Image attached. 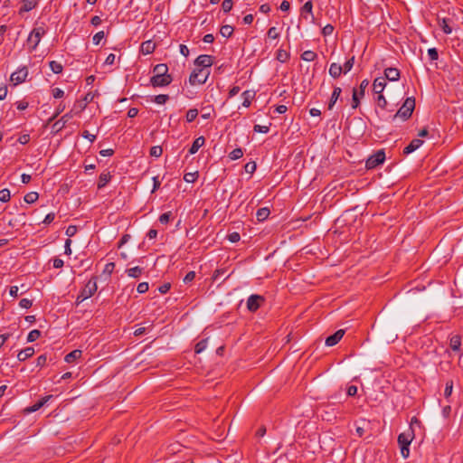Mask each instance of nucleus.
<instances>
[{"label":"nucleus","mask_w":463,"mask_h":463,"mask_svg":"<svg viewBox=\"0 0 463 463\" xmlns=\"http://www.w3.org/2000/svg\"><path fill=\"white\" fill-rule=\"evenodd\" d=\"M415 109V99L414 98H407L402 104V106L399 109V110L394 115L395 118H401L403 120H407L411 118L413 110Z\"/></svg>","instance_id":"nucleus-1"},{"label":"nucleus","mask_w":463,"mask_h":463,"mask_svg":"<svg viewBox=\"0 0 463 463\" xmlns=\"http://www.w3.org/2000/svg\"><path fill=\"white\" fill-rule=\"evenodd\" d=\"M98 289L97 282L95 279H90L80 293L78 295L76 304L79 305L85 299L92 297Z\"/></svg>","instance_id":"nucleus-2"},{"label":"nucleus","mask_w":463,"mask_h":463,"mask_svg":"<svg viewBox=\"0 0 463 463\" xmlns=\"http://www.w3.org/2000/svg\"><path fill=\"white\" fill-rule=\"evenodd\" d=\"M413 439L412 431L408 433H401L398 436V443L401 448V454L404 458H407L410 455L409 446Z\"/></svg>","instance_id":"nucleus-3"},{"label":"nucleus","mask_w":463,"mask_h":463,"mask_svg":"<svg viewBox=\"0 0 463 463\" xmlns=\"http://www.w3.org/2000/svg\"><path fill=\"white\" fill-rule=\"evenodd\" d=\"M45 34V29L42 26L34 28L28 36L27 43L32 51L38 46L41 38Z\"/></svg>","instance_id":"nucleus-4"},{"label":"nucleus","mask_w":463,"mask_h":463,"mask_svg":"<svg viewBox=\"0 0 463 463\" xmlns=\"http://www.w3.org/2000/svg\"><path fill=\"white\" fill-rule=\"evenodd\" d=\"M369 85L368 80H364L360 83L359 90L354 89L352 95V108L356 109L360 105V99L364 96V90Z\"/></svg>","instance_id":"nucleus-5"},{"label":"nucleus","mask_w":463,"mask_h":463,"mask_svg":"<svg viewBox=\"0 0 463 463\" xmlns=\"http://www.w3.org/2000/svg\"><path fill=\"white\" fill-rule=\"evenodd\" d=\"M210 72L205 71L203 69L194 70L189 77V82L191 85L203 84L206 82Z\"/></svg>","instance_id":"nucleus-6"},{"label":"nucleus","mask_w":463,"mask_h":463,"mask_svg":"<svg viewBox=\"0 0 463 463\" xmlns=\"http://www.w3.org/2000/svg\"><path fill=\"white\" fill-rule=\"evenodd\" d=\"M385 160V153L383 150H378L376 153L368 157L365 162L367 169H373L379 165L383 164Z\"/></svg>","instance_id":"nucleus-7"},{"label":"nucleus","mask_w":463,"mask_h":463,"mask_svg":"<svg viewBox=\"0 0 463 463\" xmlns=\"http://www.w3.org/2000/svg\"><path fill=\"white\" fill-rule=\"evenodd\" d=\"M173 80L170 74H154L150 79V83L153 87H165L169 85Z\"/></svg>","instance_id":"nucleus-8"},{"label":"nucleus","mask_w":463,"mask_h":463,"mask_svg":"<svg viewBox=\"0 0 463 463\" xmlns=\"http://www.w3.org/2000/svg\"><path fill=\"white\" fill-rule=\"evenodd\" d=\"M264 301L265 298L263 296L256 294L250 295L247 300V308L250 312H256Z\"/></svg>","instance_id":"nucleus-9"},{"label":"nucleus","mask_w":463,"mask_h":463,"mask_svg":"<svg viewBox=\"0 0 463 463\" xmlns=\"http://www.w3.org/2000/svg\"><path fill=\"white\" fill-rule=\"evenodd\" d=\"M27 76L28 70L25 66H24L11 74L10 80L14 83V85H18L25 81Z\"/></svg>","instance_id":"nucleus-10"},{"label":"nucleus","mask_w":463,"mask_h":463,"mask_svg":"<svg viewBox=\"0 0 463 463\" xmlns=\"http://www.w3.org/2000/svg\"><path fill=\"white\" fill-rule=\"evenodd\" d=\"M195 65L202 67L205 71L206 68L211 67L213 63V57L207 54L199 55L194 61Z\"/></svg>","instance_id":"nucleus-11"},{"label":"nucleus","mask_w":463,"mask_h":463,"mask_svg":"<svg viewBox=\"0 0 463 463\" xmlns=\"http://www.w3.org/2000/svg\"><path fill=\"white\" fill-rule=\"evenodd\" d=\"M52 398V395H47V396H44L43 397L40 401H38L36 403H34L33 405L30 406V407H27L24 409V412L25 413H32V412H34L36 411H38L39 409H41L45 403H47Z\"/></svg>","instance_id":"nucleus-12"},{"label":"nucleus","mask_w":463,"mask_h":463,"mask_svg":"<svg viewBox=\"0 0 463 463\" xmlns=\"http://www.w3.org/2000/svg\"><path fill=\"white\" fill-rule=\"evenodd\" d=\"M344 335H345V330H343V329L337 330L335 334H333V335H329L328 337H326V345L327 346H334V345H335L342 339Z\"/></svg>","instance_id":"nucleus-13"},{"label":"nucleus","mask_w":463,"mask_h":463,"mask_svg":"<svg viewBox=\"0 0 463 463\" xmlns=\"http://www.w3.org/2000/svg\"><path fill=\"white\" fill-rule=\"evenodd\" d=\"M384 79L391 81H395L400 79V71L397 68H386L384 70Z\"/></svg>","instance_id":"nucleus-14"},{"label":"nucleus","mask_w":463,"mask_h":463,"mask_svg":"<svg viewBox=\"0 0 463 463\" xmlns=\"http://www.w3.org/2000/svg\"><path fill=\"white\" fill-rule=\"evenodd\" d=\"M313 3L312 1H307L304 4V5L300 8V15L304 18V19H307V15L309 14L311 16V19L314 20V15H313Z\"/></svg>","instance_id":"nucleus-15"},{"label":"nucleus","mask_w":463,"mask_h":463,"mask_svg":"<svg viewBox=\"0 0 463 463\" xmlns=\"http://www.w3.org/2000/svg\"><path fill=\"white\" fill-rule=\"evenodd\" d=\"M423 144V141L419 138H414L411 141V143L404 147L403 154L409 155L412 152H414L416 149H418L421 145Z\"/></svg>","instance_id":"nucleus-16"},{"label":"nucleus","mask_w":463,"mask_h":463,"mask_svg":"<svg viewBox=\"0 0 463 463\" xmlns=\"http://www.w3.org/2000/svg\"><path fill=\"white\" fill-rule=\"evenodd\" d=\"M71 113L64 114L58 121H56L52 128L55 129L56 132L60 131L61 128H64V126L67 124V122L71 118Z\"/></svg>","instance_id":"nucleus-17"},{"label":"nucleus","mask_w":463,"mask_h":463,"mask_svg":"<svg viewBox=\"0 0 463 463\" xmlns=\"http://www.w3.org/2000/svg\"><path fill=\"white\" fill-rule=\"evenodd\" d=\"M342 89L340 87L335 86L333 90L331 98L328 102V109H333L335 104L338 100L339 97L341 96Z\"/></svg>","instance_id":"nucleus-18"},{"label":"nucleus","mask_w":463,"mask_h":463,"mask_svg":"<svg viewBox=\"0 0 463 463\" xmlns=\"http://www.w3.org/2000/svg\"><path fill=\"white\" fill-rule=\"evenodd\" d=\"M204 143H205V138L203 136L195 138L189 149V154L190 155L195 154L204 145Z\"/></svg>","instance_id":"nucleus-19"},{"label":"nucleus","mask_w":463,"mask_h":463,"mask_svg":"<svg viewBox=\"0 0 463 463\" xmlns=\"http://www.w3.org/2000/svg\"><path fill=\"white\" fill-rule=\"evenodd\" d=\"M386 80L384 78H376L373 84V90L375 94L383 93L385 85H386Z\"/></svg>","instance_id":"nucleus-20"},{"label":"nucleus","mask_w":463,"mask_h":463,"mask_svg":"<svg viewBox=\"0 0 463 463\" xmlns=\"http://www.w3.org/2000/svg\"><path fill=\"white\" fill-rule=\"evenodd\" d=\"M34 354V349L33 347H26L24 350H21L17 354V359L20 362H24L26 359L32 357Z\"/></svg>","instance_id":"nucleus-21"},{"label":"nucleus","mask_w":463,"mask_h":463,"mask_svg":"<svg viewBox=\"0 0 463 463\" xmlns=\"http://www.w3.org/2000/svg\"><path fill=\"white\" fill-rule=\"evenodd\" d=\"M155 49L156 43L150 40L142 43L140 46V51L143 54H150L155 51Z\"/></svg>","instance_id":"nucleus-22"},{"label":"nucleus","mask_w":463,"mask_h":463,"mask_svg":"<svg viewBox=\"0 0 463 463\" xmlns=\"http://www.w3.org/2000/svg\"><path fill=\"white\" fill-rule=\"evenodd\" d=\"M38 0H24L19 13H25L33 10L37 5Z\"/></svg>","instance_id":"nucleus-23"},{"label":"nucleus","mask_w":463,"mask_h":463,"mask_svg":"<svg viewBox=\"0 0 463 463\" xmlns=\"http://www.w3.org/2000/svg\"><path fill=\"white\" fill-rule=\"evenodd\" d=\"M343 72V67L338 63H332L329 67V74L334 79H337L341 76Z\"/></svg>","instance_id":"nucleus-24"},{"label":"nucleus","mask_w":463,"mask_h":463,"mask_svg":"<svg viewBox=\"0 0 463 463\" xmlns=\"http://www.w3.org/2000/svg\"><path fill=\"white\" fill-rule=\"evenodd\" d=\"M81 354L82 352L80 350L75 349L69 353L68 354H66L64 360L66 363L71 364L76 361L77 359L80 358Z\"/></svg>","instance_id":"nucleus-25"},{"label":"nucleus","mask_w":463,"mask_h":463,"mask_svg":"<svg viewBox=\"0 0 463 463\" xmlns=\"http://www.w3.org/2000/svg\"><path fill=\"white\" fill-rule=\"evenodd\" d=\"M255 97V92L251 90H245L242 93L243 102L242 105L246 108L250 106L252 99Z\"/></svg>","instance_id":"nucleus-26"},{"label":"nucleus","mask_w":463,"mask_h":463,"mask_svg":"<svg viewBox=\"0 0 463 463\" xmlns=\"http://www.w3.org/2000/svg\"><path fill=\"white\" fill-rule=\"evenodd\" d=\"M449 19L442 18L439 19V25L442 29L443 33L446 34H449L452 32V28L449 25Z\"/></svg>","instance_id":"nucleus-27"},{"label":"nucleus","mask_w":463,"mask_h":463,"mask_svg":"<svg viewBox=\"0 0 463 463\" xmlns=\"http://www.w3.org/2000/svg\"><path fill=\"white\" fill-rule=\"evenodd\" d=\"M111 175L109 173H102L100 174L98 181V188L101 189L106 186V184L110 181Z\"/></svg>","instance_id":"nucleus-28"},{"label":"nucleus","mask_w":463,"mask_h":463,"mask_svg":"<svg viewBox=\"0 0 463 463\" xmlns=\"http://www.w3.org/2000/svg\"><path fill=\"white\" fill-rule=\"evenodd\" d=\"M270 213V211L267 207L260 208L256 213V217L259 222L265 221Z\"/></svg>","instance_id":"nucleus-29"},{"label":"nucleus","mask_w":463,"mask_h":463,"mask_svg":"<svg viewBox=\"0 0 463 463\" xmlns=\"http://www.w3.org/2000/svg\"><path fill=\"white\" fill-rule=\"evenodd\" d=\"M461 345V339L459 335H454L450 338L449 346L453 351H459Z\"/></svg>","instance_id":"nucleus-30"},{"label":"nucleus","mask_w":463,"mask_h":463,"mask_svg":"<svg viewBox=\"0 0 463 463\" xmlns=\"http://www.w3.org/2000/svg\"><path fill=\"white\" fill-rule=\"evenodd\" d=\"M167 71H168V67L165 63L156 64L153 70V72L155 74H160V75L168 74Z\"/></svg>","instance_id":"nucleus-31"},{"label":"nucleus","mask_w":463,"mask_h":463,"mask_svg":"<svg viewBox=\"0 0 463 463\" xmlns=\"http://www.w3.org/2000/svg\"><path fill=\"white\" fill-rule=\"evenodd\" d=\"M233 31L234 29L232 26L226 24L221 27L220 33L222 34V36L229 38L232 35Z\"/></svg>","instance_id":"nucleus-32"},{"label":"nucleus","mask_w":463,"mask_h":463,"mask_svg":"<svg viewBox=\"0 0 463 463\" xmlns=\"http://www.w3.org/2000/svg\"><path fill=\"white\" fill-rule=\"evenodd\" d=\"M143 272V269H141L140 267H134V268H130L128 269H127V273L129 277L131 278H138L140 277V275L142 274Z\"/></svg>","instance_id":"nucleus-33"},{"label":"nucleus","mask_w":463,"mask_h":463,"mask_svg":"<svg viewBox=\"0 0 463 463\" xmlns=\"http://www.w3.org/2000/svg\"><path fill=\"white\" fill-rule=\"evenodd\" d=\"M49 66L52 70V71L55 74H59V73H61L62 70H63V67L62 65L56 61H52L49 62Z\"/></svg>","instance_id":"nucleus-34"},{"label":"nucleus","mask_w":463,"mask_h":463,"mask_svg":"<svg viewBox=\"0 0 463 463\" xmlns=\"http://www.w3.org/2000/svg\"><path fill=\"white\" fill-rule=\"evenodd\" d=\"M317 57V53L313 51H305L301 54V59L306 61H313Z\"/></svg>","instance_id":"nucleus-35"},{"label":"nucleus","mask_w":463,"mask_h":463,"mask_svg":"<svg viewBox=\"0 0 463 463\" xmlns=\"http://www.w3.org/2000/svg\"><path fill=\"white\" fill-rule=\"evenodd\" d=\"M290 55L289 52H288L285 50L279 49L277 53V60L280 62H286L288 61Z\"/></svg>","instance_id":"nucleus-36"},{"label":"nucleus","mask_w":463,"mask_h":463,"mask_svg":"<svg viewBox=\"0 0 463 463\" xmlns=\"http://www.w3.org/2000/svg\"><path fill=\"white\" fill-rule=\"evenodd\" d=\"M38 197H39L38 193H36V192H30V193H27L24 195V200L27 203H33L37 201Z\"/></svg>","instance_id":"nucleus-37"},{"label":"nucleus","mask_w":463,"mask_h":463,"mask_svg":"<svg viewBox=\"0 0 463 463\" xmlns=\"http://www.w3.org/2000/svg\"><path fill=\"white\" fill-rule=\"evenodd\" d=\"M41 336V331L38 329H33L29 332L27 335V342L33 343L36 341Z\"/></svg>","instance_id":"nucleus-38"},{"label":"nucleus","mask_w":463,"mask_h":463,"mask_svg":"<svg viewBox=\"0 0 463 463\" xmlns=\"http://www.w3.org/2000/svg\"><path fill=\"white\" fill-rule=\"evenodd\" d=\"M207 343H208V339H203L201 341H199L195 346H194V352L196 354H200L202 353L203 351L205 350V348L207 347Z\"/></svg>","instance_id":"nucleus-39"},{"label":"nucleus","mask_w":463,"mask_h":463,"mask_svg":"<svg viewBox=\"0 0 463 463\" xmlns=\"http://www.w3.org/2000/svg\"><path fill=\"white\" fill-rule=\"evenodd\" d=\"M243 156V151L241 148H235L233 149L230 154H229V157L232 159V160H237L241 157H242Z\"/></svg>","instance_id":"nucleus-40"},{"label":"nucleus","mask_w":463,"mask_h":463,"mask_svg":"<svg viewBox=\"0 0 463 463\" xmlns=\"http://www.w3.org/2000/svg\"><path fill=\"white\" fill-rule=\"evenodd\" d=\"M354 64V56H352L349 60H347L343 67V72L347 73L350 71Z\"/></svg>","instance_id":"nucleus-41"},{"label":"nucleus","mask_w":463,"mask_h":463,"mask_svg":"<svg viewBox=\"0 0 463 463\" xmlns=\"http://www.w3.org/2000/svg\"><path fill=\"white\" fill-rule=\"evenodd\" d=\"M198 116V110L196 109H190L186 113L187 122H193Z\"/></svg>","instance_id":"nucleus-42"},{"label":"nucleus","mask_w":463,"mask_h":463,"mask_svg":"<svg viewBox=\"0 0 463 463\" xmlns=\"http://www.w3.org/2000/svg\"><path fill=\"white\" fill-rule=\"evenodd\" d=\"M163 154V148L160 146H154L150 148V156L159 157Z\"/></svg>","instance_id":"nucleus-43"},{"label":"nucleus","mask_w":463,"mask_h":463,"mask_svg":"<svg viewBox=\"0 0 463 463\" xmlns=\"http://www.w3.org/2000/svg\"><path fill=\"white\" fill-rule=\"evenodd\" d=\"M197 178H198V173L197 172L186 173L184 175V180L185 182H187V183H194Z\"/></svg>","instance_id":"nucleus-44"},{"label":"nucleus","mask_w":463,"mask_h":463,"mask_svg":"<svg viewBox=\"0 0 463 463\" xmlns=\"http://www.w3.org/2000/svg\"><path fill=\"white\" fill-rule=\"evenodd\" d=\"M10 191L7 188L0 190V201L6 203L10 200Z\"/></svg>","instance_id":"nucleus-45"},{"label":"nucleus","mask_w":463,"mask_h":463,"mask_svg":"<svg viewBox=\"0 0 463 463\" xmlns=\"http://www.w3.org/2000/svg\"><path fill=\"white\" fill-rule=\"evenodd\" d=\"M169 99V96L165 94H159L155 96L154 101L156 104L163 105Z\"/></svg>","instance_id":"nucleus-46"},{"label":"nucleus","mask_w":463,"mask_h":463,"mask_svg":"<svg viewBox=\"0 0 463 463\" xmlns=\"http://www.w3.org/2000/svg\"><path fill=\"white\" fill-rule=\"evenodd\" d=\"M452 390H453V381L452 380H449L446 383V387H445V391H444V396L446 398H449L451 395V393H452Z\"/></svg>","instance_id":"nucleus-47"},{"label":"nucleus","mask_w":463,"mask_h":463,"mask_svg":"<svg viewBox=\"0 0 463 463\" xmlns=\"http://www.w3.org/2000/svg\"><path fill=\"white\" fill-rule=\"evenodd\" d=\"M232 5H233L232 0H223L222 3V8L224 13H229L232 10Z\"/></svg>","instance_id":"nucleus-48"},{"label":"nucleus","mask_w":463,"mask_h":463,"mask_svg":"<svg viewBox=\"0 0 463 463\" xmlns=\"http://www.w3.org/2000/svg\"><path fill=\"white\" fill-rule=\"evenodd\" d=\"M377 98H376V102H377V105L382 108V109H384L387 105V100L386 99L384 98V96L383 95V93H378L377 94Z\"/></svg>","instance_id":"nucleus-49"},{"label":"nucleus","mask_w":463,"mask_h":463,"mask_svg":"<svg viewBox=\"0 0 463 463\" xmlns=\"http://www.w3.org/2000/svg\"><path fill=\"white\" fill-rule=\"evenodd\" d=\"M428 55L430 61H434L439 59V52L436 48H430L428 50Z\"/></svg>","instance_id":"nucleus-50"},{"label":"nucleus","mask_w":463,"mask_h":463,"mask_svg":"<svg viewBox=\"0 0 463 463\" xmlns=\"http://www.w3.org/2000/svg\"><path fill=\"white\" fill-rule=\"evenodd\" d=\"M105 37V33L103 31L98 32L94 34L92 41L95 45H98L100 41Z\"/></svg>","instance_id":"nucleus-51"},{"label":"nucleus","mask_w":463,"mask_h":463,"mask_svg":"<svg viewBox=\"0 0 463 463\" xmlns=\"http://www.w3.org/2000/svg\"><path fill=\"white\" fill-rule=\"evenodd\" d=\"M171 216H172L171 212L164 213L163 214L160 215L159 222L162 224H166L170 221Z\"/></svg>","instance_id":"nucleus-52"},{"label":"nucleus","mask_w":463,"mask_h":463,"mask_svg":"<svg viewBox=\"0 0 463 463\" xmlns=\"http://www.w3.org/2000/svg\"><path fill=\"white\" fill-rule=\"evenodd\" d=\"M227 239H228L231 242L235 243V242H238V241H240V239H241V235H240V233H239V232H232V233L228 234Z\"/></svg>","instance_id":"nucleus-53"},{"label":"nucleus","mask_w":463,"mask_h":463,"mask_svg":"<svg viewBox=\"0 0 463 463\" xmlns=\"http://www.w3.org/2000/svg\"><path fill=\"white\" fill-rule=\"evenodd\" d=\"M46 363H47V355L45 354H41L36 359V365L39 367H43L46 364Z\"/></svg>","instance_id":"nucleus-54"},{"label":"nucleus","mask_w":463,"mask_h":463,"mask_svg":"<svg viewBox=\"0 0 463 463\" xmlns=\"http://www.w3.org/2000/svg\"><path fill=\"white\" fill-rule=\"evenodd\" d=\"M256 163L255 162H249L244 165V169L249 174H253L256 170Z\"/></svg>","instance_id":"nucleus-55"},{"label":"nucleus","mask_w":463,"mask_h":463,"mask_svg":"<svg viewBox=\"0 0 463 463\" xmlns=\"http://www.w3.org/2000/svg\"><path fill=\"white\" fill-rule=\"evenodd\" d=\"M149 288L147 282H141L137 285V290L138 293L143 294L146 293Z\"/></svg>","instance_id":"nucleus-56"},{"label":"nucleus","mask_w":463,"mask_h":463,"mask_svg":"<svg viewBox=\"0 0 463 463\" xmlns=\"http://www.w3.org/2000/svg\"><path fill=\"white\" fill-rule=\"evenodd\" d=\"M267 34H268V37L270 39H277L279 36V33H278L276 27H270L268 30Z\"/></svg>","instance_id":"nucleus-57"},{"label":"nucleus","mask_w":463,"mask_h":463,"mask_svg":"<svg viewBox=\"0 0 463 463\" xmlns=\"http://www.w3.org/2000/svg\"><path fill=\"white\" fill-rule=\"evenodd\" d=\"M33 305L32 300L28 298H22L19 302V306L23 308H30Z\"/></svg>","instance_id":"nucleus-58"},{"label":"nucleus","mask_w":463,"mask_h":463,"mask_svg":"<svg viewBox=\"0 0 463 463\" xmlns=\"http://www.w3.org/2000/svg\"><path fill=\"white\" fill-rule=\"evenodd\" d=\"M64 109H65V104H63L62 102L60 103L56 109L54 115L50 118V121L56 118Z\"/></svg>","instance_id":"nucleus-59"},{"label":"nucleus","mask_w":463,"mask_h":463,"mask_svg":"<svg viewBox=\"0 0 463 463\" xmlns=\"http://www.w3.org/2000/svg\"><path fill=\"white\" fill-rule=\"evenodd\" d=\"M114 269H115V263L109 262L105 265L103 272L110 275L114 271Z\"/></svg>","instance_id":"nucleus-60"},{"label":"nucleus","mask_w":463,"mask_h":463,"mask_svg":"<svg viewBox=\"0 0 463 463\" xmlns=\"http://www.w3.org/2000/svg\"><path fill=\"white\" fill-rule=\"evenodd\" d=\"M334 32V26L331 25V24H326L325 27H323L322 29V33L323 35L326 36V35H330L332 34Z\"/></svg>","instance_id":"nucleus-61"},{"label":"nucleus","mask_w":463,"mask_h":463,"mask_svg":"<svg viewBox=\"0 0 463 463\" xmlns=\"http://www.w3.org/2000/svg\"><path fill=\"white\" fill-rule=\"evenodd\" d=\"M253 130L255 132H260V133H268L269 128L268 126L255 125L253 128Z\"/></svg>","instance_id":"nucleus-62"},{"label":"nucleus","mask_w":463,"mask_h":463,"mask_svg":"<svg viewBox=\"0 0 463 463\" xmlns=\"http://www.w3.org/2000/svg\"><path fill=\"white\" fill-rule=\"evenodd\" d=\"M195 278V272L194 271H189L185 277L184 278V283H190L192 282Z\"/></svg>","instance_id":"nucleus-63"},{"label":"nucleus","mask_w":463,"mask_h":463,"mask_svg":"<svg viewBox=\"0 0 463 463\" xmlns=\"http://www.w3.org/2000/svg\"><path fill=\"white\" fill-rule=\"evenodd\" d=\"M64 95V91L59 88H55L52 90V96L55 99H61Z\"/></svg>","instance_id":"nucleus-64"}]
</instances>
